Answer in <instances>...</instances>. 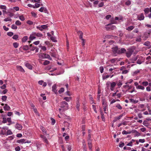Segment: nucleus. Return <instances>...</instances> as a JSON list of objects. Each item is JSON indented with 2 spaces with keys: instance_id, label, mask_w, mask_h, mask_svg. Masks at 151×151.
Masks as SVG:
<instances>
[{
  "instance_id": "obj_1",
  "label": "nucleus",
  "mask_w": 151,
  "mask_h": 151,
  "mask_svg": "<svg viewBox=\"0 0 151 151\" xmlns=\"http://www.w3.org/2000/svg\"><path fill=\"white\" fill-rule=\"evenodd\" d=\"M112 51L114 54H120L126 52V50L124 48L120 49L118 48L117 47H116L112 48Z\"/></svg>"
},
{
  "instance_id": "obj_2",
  "label": "nucleus",
  "mask_w": 151,
  "mask_h": 151,
  "mask_svg": "<svg viewBox=\"0 0 151 151\" xmlns=\"http://www.w3.org/2000/svg\"><path fill=\"white\" fill-rule=\"evenodd\" d=\"M39 57L41 58H47L49 60H52V58L50 57V55L47 54L41 53L39 55Z\"/></svg>"
},
{
  "instance_id": "obj_3",
  "label": "nucleus",
  "mask_w": 151,
  "mask_h": 151,
  "mask_svg": "<svg viewBox=\"0 0 151 151\" xmlns=\"http://www.w3.org/2000/svg\"><path fill=\"white\" fill-rule=\"evenodd\" d=\"M134 85L136 87V88L137 89H139L142 90H144L145 89V88L144 86L139 85L138 83L137 82H135L134 83Z\"/></svg>"
},
{
  "instance_id": "obj_4",
  "label": "nucleus",
  "mask_w": 151,
  "mask_h": 151,
  "mask_svg": "<svg viewBox=\"0 0 151 151\" xmlns=\"http://www.w3.org/2000/svg\"><path fill=\"white\" fill-rule=\"evenodd\" d=\"M60 107L62 108H65L66 109H68V105L67 103L65 101H63L61 103Z\"/></svg>"
},
{
  "instance_id": "obj_5",
  "label": "nucleus",
  "mask_w": 151,
  "mask_h": 151,
  "mask_svg": "<svg viewBox=\"0 0 151 151\" xmlns=\"http://www.w3.org/2000/svg\"><path fill=\"white\" fill-rule=\"evenodd\" d=\"M47 27L48 26L47 24L39 26L36 27L37 29H38L41 31H42L43 29H46Z\"/></svg>"
},
{
  "instance_id": "obj_6",
  "label": "nucleus",
  "mask_w": 151,
  "mask_h": 151,
  "mask_svg": "<svg viewBox=\"0 0 151 151\" xmlns=\"http://www.w3.org/2000/svg\"><path fill=\"white\" fill-rule=\"evenodd\" d=\"M125 114L124 113H123L122 114L120 115L119 116L115 117L114 119L113 120V122H115L117 120L120 119Z\"/></svg>"
},
{
  "instance_id": "obj_7",
  "label": "nucleus",
  "mask_w": 151,
  "mask_h": 151,
  "mask_svg": "<svg viewBox=\"0 0 151 151\" xmlns=\"http://www.w3.org/2000/svg\"><path fill=\"white\" fill-rule=\"evenodd\" d=\"M26 140L24 139H22L17 141V142L18 143H29L30 142L29 141H25Z\"/></svg>"
},
{
  "instance_id": "obj_8",
  "label": "nucleus",
  "mask_w": 151,
  "mask_h": 151,
  "mask_svg": "<svg viewBox=\"0 0 151 151\" xmlns=\"http://www.w3.org/2000/svg\"><path fill=\"white\" fill-rule=\"evenodd\" d=\"M116 83L115 82H112L111 83L110 89L111 91H113L114 89V87L116 86Z\"/></svg>"
},
{
  "instance_id": "obj_9",
  "label": "nucleus",
  "mask_w": 151,
  "mask_h": 151,
  "mask_svg": "<svg viewBox=\"0 0 151 151\" xmlns=\"http://www.w3.org/2000/svg\"><path fill=\"white\" fill-rule=\"evenodd\" d=\"M15 127L19 130H21L22 128V126L21 124L17 123L16 124Z\"/></svg>"
},
{
  "instance_id": "obj_10",
  "label": "nucleus",
  "mask_w": 151,
  "mask_h": 151,
  "mask_svg": "<svg viewBox=\"0 0 151 151\" xmlns=\"http://www.w3.org/2000/svg\"><path fill=\"white\" fill-rule=\"evenodd\" d=\"M107 26H109V27H108V28H106V29L108 30L109 29H111V30H114L116 28V27L114 25H110V24H108L107 25Z\"/></svg>"
},
{
  "instance_id": "obj_11",
  "label": "nucleus",
  "mask_w": 151,
  "mask_h": 151,
  "mask_svg": "<svg viewBox=\"0 0 151 151\" xmlns=\"http://www.w3.org/2000/svg\"><path fill=\"white\" fill-rule=\"evenodd\" d=\"M76 108L77 110L79 111V107L80 106V103L79 102V99H78L76 102Z\"/></svg>"
},
{
  "instance_id": "obj_12",
  "label": "nucleus",
  "mask_w": 151,
  "mask_h": 151,
  "mask_svg": "<svg viewBox=\"0 0 151 151\" xmlns=\"http://www.w3.org/2000/svg\"><path fill=\"white\" fill-rule=\"evenodd\" d=\"M138 19L139 20H143L144 19V16L143 13H141L140 15L138 16Z\"/></svg>"
},
{
  "instance_id": "obj_13",
  "label": "nucleus",
  "mask_w": 151,
  "mask_h": 151,
  "mask_svg": "<svg viewBox=\"0 0 151 151\" xmlns=\"http://www.w3.org/2000/svg\"><path fill=\"white\" fill-rule=\"evenodd\" d=\"M16 67L17 70L19 71L22 73H24L25 72L23 68L21 66L18 65Z\"/></svg>"
},
{
  "instance_id": "obj_14",
  "label": "nucleus",
  "mask_w": 151,
  "mask_h": 151,
  "mask_svg": "<svg viewBox=\"0 0 151 151\" xmlns=\"http://www.w3.org/2000/svg\"><path fill=\"white\" fill-rule=\"evenodd\" d=\"M57 87L56 85L55 84L52 86V91L55 93V94L57 93V90L56 89Z\"/></svg>"
},
{
  "instance_id": "obj_15",
  "label": "nucleus",
  "mask_w": 151,
  "mask_h": 151,
  "mask_svg": "<svg viewBox=\"0 0 151 151\" xmlns=\"http://www.w3.org/2000/svg\"><path fill=\"white\" fill-rule=\"evenodd\" d=\"M4 109L5 111H9L10 109V107L7 104H5V106L4 107Z\"/></svg>"
},
{
  "instance_id": "obj_16",
  "label": "nucleus",
  "mask_w": 151,
  "mask_h": 151,
  "mask_svg": "<svg viewBox=\"0 0 151 151\" xmlns=\"http://www.w3.org/2000/svg\"><path fill=\"white\" fill-rule=\"evenodd\" d=\"M41 137L43 141L47 144H48V142L46 138V137L44 135H42L41 136Z\"/></svg>"
},
{
  "instance_id": "obj_17",
  "label": "nucleus",
  "mask_w": 151,
  "mask_h": 151,
  "mask_svg": "<svg viewBox=\"0 0 151 151\" xmlns=\"http://www.w3.org/2000/svg\"><path fill=\"white\" fill-rule=\"evenodd\" d=\"M25 66L29 69H32V65L29 63H25Z\"/></svg>"
},
{
  "instance_id": "obj_18",
  "label": "nucleus",
  "mask_w": 151,
  "mask_h": 151,
  "mask_svg": "<svg viewBox=\"0 0 151 151\" xmlns=\"http://www.w3.org/2000/svg\"><path fill=\"white\" fill-rule=\"evenodd\" d=\"M77 33L79 36V38L82 39L83 36V32L81 31H78V32Z\"/></svg>"
},
{
  "instance_id": "obj_19",
  "label": "nucleus",
  "mask_w": 151,
  "mask_h": 151,
  "mask_svg": "<svg viewBox=\"0 0 151 151\" xmlns=\"http://www.w3.org/2000/svg\"><path fill=\"white\" fill-rule=\"evenodd\" d=\"M50 54L52 57H53L54 58L56 57V52H50Z\"/></svg>"
},
{
  "instance_id": "obj_20",
  "label": "nucleus",
  "mask_w": 151,
  "mask_h": 151,
  "mask_svg": "<svg viewBox=\"0 0 151 151\" xmlns=\"http://www.w3.org/2000/svg\"><path fill=\"white\" fill-rule=\"evenodd\" d=\"M134 27L133 26H131L128 27L126 28V30L129 31L132 30Z\"/></svg>"
},
{
  "instance_id": "obj_21",
  "label": "nucleus",
  "mask_w": 151,
  "mask_h": 151,
  "mask_svg": "<svg viewBox=\"0 0 151 151\" xmlns=\"http://www.w3.org/2000/svg\"><path fill=\"white\" fill-rule=\"evenodd\" d=\"M142 84L143 85V86H146L148 85L149 83L147 81H143L142 83Z\"/></svg>"
},
{
  "instance_id": "obj_22",
  "label": "nucleus",
  "mask_w": 151,
  "mask_h": 151,
  "mask_svg": "<svg viewBox=\"0 0 151 151\" xmlns=\"http://www.w3.org/2000/svg\"><path fill=\"white\" fill-rule=\"evenodd\" d=\"M132 54V53L130 51H127L126 53V56L128 57H130Z\"/></svg>"
},
{
  "instance_id": "obj_23",
  "label": "nucleus",
  "mask_w": 151,
  "mask_h": 151,
  "mask_svg": "<svg viewBox=\"0 0 151 151\" xmlns=\"http://www.w3.org/2000/svg\"><path fill=\"white\" fill-rule=\"evenodd\" d=\"M129 101L130 102L133 103L134 104L137 103L138 101V100H135L133 99H129Z\"/></svg>"
},
{
  "instance_id": "obj_24",
  "label": "nucleus",
  "mask_w": 151,
  "mask_h": 151,
  "mask_svg": "<svg viewBox=\"0 0 151 151\" xmlns=\"http://www.w3.org/2000/svg\"><path fill=\"white\" fill-rule=\"evenodd\" d=\"M150 33V32L148 33H145V34H144V36L143 37H145V39H144V40H146V39L147 38H148V37L149 36Z\"/></svg>"
},
{
  "instance_id": "obj_25",
  "label": "nucleus",
  "mask_w": 151,
  "mask_h": 151,
  "mask_svg": "<svg viewBox=\"0 0 151 151\" xmlns=\"http://www.w3.org/2000/svg\"><path fill=\"white\" fill-rule=\"evenodd\" d=\"M27 39L28 37L27 36H24L22 38V41L23 42H25L27 40Z\"/></svg>"
},
{
  "instance_id": "obj_26",
  "label": "nucleus",
  "mask_w": 151,
  "mask_h": 151,
  "mask_svg": "<svg viewBox=\"0 0 151 151\" xmlns=\"http://www.w3.org/2000/svg\"><path fill=\"white\" fill-rule=\"evenodd\" d=\"M144 11L145 12V14H147L149 12V9L148 8H146L145 9Z\"/></svg>"
},
{
  "instance_id": "obj_27",
  "label": "nucleus",
  "mask_w": 151,
  "mask_h": 151,
  "mask_svg": "<svg viewBox=\"0 0 151 151\" xmlns=\"http://www.w3.org/2000/svg\"><path fill=\"white\" fill-rule=\"evenodd\" d=\"M29 46L30 47L29 49H30L31 51H34L35 50V49H36V47L32 46V44L30 45Z\"/></svg>"
},
{
  "instance_id": "obj_28",
  "label": "nucleus",
  "mask_w": 151,
  "mask_h": 151,
  "mask_svg": "<svg viewBox=\"0 0 151 151\" xmlns=\"http://www.w3.org/2000/svg\"><path fill=\"white\" fill-rule=\"evenodd\" d=\"M88 145L89 149L91 150L92 147L91 145V142H90V141H88Z\"/></svg>"
},
{
  "instance_id": "obj_29",
  "label": "nucleus",
  "mask_w": 151,
  "mask_h": 151,
  "mask_svg": "<svg viewBox=\"0 0 151 151\" xmlns=\"http://www.w3.org/2000/svg\"><path fill=\"white\" fill-rule=\"evenodd\" d=\"M116 107L118 109L121 110L122 109V107L121 106L120 104H117L116 106Z\"/></svg>"
},
{
  "instance_id": "obj_30",
  "label": "nucleus",
  "mask_w": 151,
  "mask_h": 151,
  "mask_svg": "<svg viewBox=\"0 0 151 151\" xmlns=\"http://www.w3.org/2000/svg\"><path fill=\"white\" fill-rule=\"evenodd\" d=\"M124 87L128 88V90H129L133 87L131 86H129L128 85H126L124 86Z\"/></svg>"
},
{
  "instance_id": "obj_31",
  "label": "nucleus",
  "mask_w": 151,
  "mask_h": 151,
  "mask_svg": "<svg viewBox=\"0 0 151 151\" xmlns=\"http://www.w3.org/2000/svg\"><path fill=\"white\" fill-rule=\"evenodd\" d=\"M29 49V47L27 45H24L23 47V49L24 50H27Z\"/></svg>"
},
{
  "instance_id": "obj_32",
  "label": "nucleus",
  "mask_w": 151,
  "mask_h": 151,
  "mask_svg": "<svg viewBox=\"0 0 151 151\" xmlns=\"http://www.w3.org/2000/svg\"><path fill=\"white\" fill-rule=\"evenodd\" d=\"M35 38H36V37L35 36H33V35H30V37H29V39L30 40H32L33 39H35Z\"/></svg>"
},
{
  "instance_id": "obj_33",
  "label": "nucleus",
  "mask_w": 151,
  "mask_h": 151,
  "mask_svg": "<svg viewBox=\"0 0 151 151\" xmlns=\"http://www.w3.org/2000/svg\"><path fill=\"white\" fill-rule=\"evenodd\" d=\"M71 99L70 97H66L64 98V99L65 100L67 101L68 102L70 101V99Z\"/></svg>"
},
{
  "instance_id": "obj_34",
  "label": "nucleus",
  "mask_w": 151,
  "mask_h": 151,
  "mask_svg": "<svg viewBox=\"0 0 151 151\" xmlns=\"http://www.w3.org/2000/svg\"><path fill=\"white\" fill-rule=\"evenodd\" d=\"M91 134H89H89H88V142L90 141V142H91Z\"/></svg>"
},
{
  "instance_id": "obj_35",
  "label": "nucleus",
  "mask_w": 151,
  "mask_h": 151,
  "mask_svg": "<svg viewBox=\"0 0 151 151\" xmlns=\"http://www.w3.org/2000/svg\"><path fill=\"white\" fill-rule=\"evenodd\" d=\"M144 45L146 46H149L150 45V42L149 41H146L144 42Z\"/></svg>"
},
{
  "instance_id": "obj_36",
  "label": "nucleus",
  "mask_w": 151,
  "mask_h": 151,
  "mask_svg": "<svg viewBox=\"0 0 151 151\" xmlns=\"http://www.w3.org/2000/svg\"><path fill=\"white\" fill-rule=\"evenodd\" d=\"M64 88H60V89L58 91V92L60 94L61 93L63 92L64 91Z\"/></svg>"
},
{
  "instance_id": "obj_37",
  "label": "nucleus",
  "mask_w": 151,
  "mask_h": 151,
  "mask_svg": "<svg viewBox=\"0 0 151 151\" xmlns=\"http://www.w3.org/2000/svg\"><path fill=\"white\" fill-rule=\"evenodd\" d=\"M14 47L16 48L18 47L19 46V44L17 42H14L13 43Z\"/></svg>"
},
{
  "instance_id": "obj_38",
  "label": "nucleus",
  "mask_w": 151,
  "mask_h": 151,
  "mask_svg": "<svg viewBox=\"0 0 151 151\" xmlns=\"http://www.w3.org/2000/svg\"><path fill=\"white\" fill-rule=\"evenodd\" d=\"M50 39L53 42H57V40H56L55 38L54 37H51Z\"/></svg>"
},
{
  "instance_id": "obj_39",
  "label": "nucleus",
  "mask_w": 151,
  "mask_h": 151,
  "mask_svg": "<svg viewBox=\"0 0 151 151\" xmlns=\"http://www.w3.org/2000/svg\"><path fill=\"white\" fill-rule=\"evenodd\" d=\"M15 24L17 25H20L22 23L19 20H17L15 22Z\"/></svg>"
},
{
  "instance_id": "obj_40",
  "label": "nucleus",
  "mask_w": 151,
  "mask_h": 151,
  "mask_svg": "<svg viewBox=\"0 0 151 151\" xmlns=\"http://www.w3.org/2000/svg\"><path fill=\"white\" fill-rule=\"evenodd\" d=\"M19 19L22 21H24L25 19L24 18L23 15L19 16Z\"/></svg>"
},
{
  "instance_id": "obj_41",
  "label": "nucleus",
  "mask_w": 151,
  "mask_h": 151,
  "mask_svg": "<svg viewBox=\"0 0 151 151\" xmlns=\"http://www.w3.org/2000/svg\"><path fill=\"white\" fill-rule=\"evenodd\" d=\"M7 97L6 96H2L1 99L3 101H5L6 100Z\"/></svg>"
},
{
  "instance_id": "obj_42",
  "label": "nucleus",
  "mask_w": 151,
  "mask_h": 151,
  "mask_svg": "<svg viewBox=\"0 0 151 151\" xmlns=\"http://www.w3.org/2000/svg\"><path fill=\"white\" fill-rule=\"evenodd\" d=\"M6 134L7 135H11L12 134V132L11 130H7Z\"/></svg>"
},
{
  "instance_id": "obj_43",
  "label": "nucleus",
  "mask_w": 151,
  "mask_h": 151,
  "mask_svg": "<svg viewBox=\"0 0 151 151\" xmlns=\"http://www.w3.org/2000/svg\"><path fill=\"white\" fill-rule=\"evenodd\" d=\"M12 21V19L9 17H7V18L4 19V21L5 22L11 21Z\"/></svg>"
},
{
  "instance_id": "obj_44",
  "label": "nucleus",
  "mask_w": 151,
  "mask_h": 151,
  "mask_svg": "<svg viewBox=\"0 0 151 151\" xmlns=\"http://www.w3.org/2000/svg\"><path fill=\"white\" fill-rule=\"evenodd\" d=\"M101 118L103 121H105L104 116V114L103 112H101Z\"/></svg>"
},
{
  "instance_id": "obj_45",
  "label": "nucleus",
  "mask_w": 151,
  "mask_h": 151,
  "mask_svg": "<svg viewBox=\"0 0 151 151\" xmlns=\"http://www.w3.org/2000/svg\"><path fill=\"white\" fill-rule=\"evenodd\" d=\"M122 133L123 134H128L130 133L131 132H127L125 130H123L122 131Z\"/></svg>"
},
{
  "instance_id": "obj_46",
  "label": "nucleus",
  "mask_w": 151,
  "mask_h": 151,
  "mask_svg": "<svg viewBox=\"0 0 151 151\" xmlns=\"http://www.w3.org/2000/svg\"><path fill=\"white\" fill-rule=\"evenodd\" d=\"M107 106V105H105L104 106H103L104 111L105 113H106V111Z\"/></svg>"
},
{
  "instance_id": "obj_47",
  "label": "nucleus",
  "mask_w": 151,
  "mask_h": 151,
  "mask_svg": "<svg viewBox=\"0 0 151 151\" xmlns=\"http://www.w3.org/2000/svg\"><path fill=\"white\" fill-rule=\"evenodd\" d=\"M11 28L13 29H17V26H16L15 24H12V25Z\"/></svg>"
},
{
  "instance_id": "obj_48",
  "label": "nucleus",
  "mask_w": 151,
  "mask_h": 151,
  "mask_svg": "<svg viewBox=\"0 0 151 151\" xmlns=\"http://www.w3.org/2000/svg\"><path fill=\"white\" fill-rule=\"evenodd\" d=\"M109 75H107L106 76H102L103 79V80H105L106 79L109 78Z\"/></svg>"
},
{
  "instance_id": "obj_49",
  "label": "nucleus",
  "mask_w": 151,
  "mask_h": 151,
  "mask_svg": "<svg viewBox=\"0 0 151 151\" xmlns=\"http://www.w3.org/2000/svg\"><path fill=\"white\" fill-rule=\"evenodd\" d=\"M50 62L49 61L47 60H46L43 63V65H46L50 63Z\"/></svg>"
},
{
  "instance_id": "obj_50",
  "label": "nucleus",
  "mask_w": 151,
  "mask_h": 151,
  "mask_svg": "<svg viewBox=\"0 0 151 151\" xmlns=\"http://www.w3.org/2000/svg\"><path fill=\"white\" fill-rule=\"evenodd\" d=\"M92 107H93V110L96 113L97 112V110H96V106L94 105H92Z\"/></svg>"
},
{
  "instance_id": "obj_51",
  "label": "nucleus",
  "mask_w": 151,
  "mask_h": 151,
  "mask_svg": "<svg viewBox=\"0 0 151 151\" xmlns=\"http://www.w3.org/2000/svg\"><path fill=\"white\" fill-rule=\"evenodd\" d=\"M124 145V144L122 142H120L119 146L120 147H122Z\"/></svg>"
},
{
  "instance_id": "obj_52",
  "label": "nucleus",
  "mask_w": 151,
  "mask_h": 151,
  "mask_svg": "<svg viewBox=\"0 0 151 151\" xmlns=\"http://www.w3.org/2000/svg\"><path fill=\"white\" fill-rule=\"evenodd\" d=\"M102 102L103 106H104L105 105H107L106 103V101L105 99H102Z\"/></svg>"
},
{
  "instance_id": "obj_53",
  "label": "nucleus",
  "mask_w": 151,
  "mask_h": 151,
  "mask_svg": "<svg viewBox=\"0 0 151 151\" xmlns=\"http://www.w3.org/2000/svg\"><path fill=\"white\" fill-rule=\"evenodd\" d=\"M67 146H68L67 148L68 150V151H70L72 149L71 146L70 145H69Z\"/></svg>"
},
{
  "instance_id": "obj_54",
  "label": "nucleus",
  "mask_w": 151,
  "mask_h": 151,
  "mask_svg": "<svg viewBox=\"0 0 151 151\" xmlns=\"http://www.w3.org/2000/svg\"><path fill=\"white\" fill-rule=\"evenodd\" d=\"M51 119L52 121L51 124L52 125H54L55 123V120L53 118H51Z\"/></svg>"
},
{
  "instance_id": "obj_55",
  "label": "nucleus",
  "mask_w": 151,
  "mask_h": 151,
  "mask_svg": "<svg viewBox=\"0 0 151 151\" xmlns=\"http://www.w3.org/2000/svg\"><path fill=\"white\" fill-rule=\"evenodd\" d=\"M18 37V36L17 35H15L13 36L12 38L14 39L17 40Z\"/></svg>"
},
{
  "instance_id": "obj_56",
  "label": "nucleus",
  "mask_w": 151,
  "mask_h": 151,
  "mask_svg": "<svg viewBox=\"0 0 151 151\" xmlns=\"http://www.w3.org/2000/svg\"><path fill=\"white\" fill-rule=\"evenodd\" d=\"M7 35L11 37L12 35H14V33L13 32H8L7 34Z\"/></svg>"
},
{
  "instance_id": "obj_57",
  "label": "nucleus",
  "mask_w": 151,
  "mask_h": 151,
  "mask_svg": "<svg viewBox=\"0 0 151 151\" xmlns=\"http://www.w3.org/2000/svg\"><path fill=\"white\" fill-rule=\"evenodd\" d=\"M0 7L1 9H6V6L4 5H1Z\"/></svg>"
},
{
  "instance_id": "obj_58",
  "label": "nucleus",
  "mask_w": 151,
  "mask_h": 151,
  "mask_svg": "<svg viewBox=\"0 0 151 151\" xmlns=\"http://www.w3.org/2000/svg\"><path fill=\"white\" fill-rule=\"evenodd\" d=\"M80 39L82 41V46H84L85 45V40L83 39L82 38V39Z\"/></svg>"
},
{
  "instance_id": "obj_59",
  "label": "nucleus",
  "mask_w": 151,
  "mask_h": 151,
  "mask_svg": "<svg viewBox=\"0 0 151 151\" xmlns=\"http://www.w3.org/2000/svg\"><path fill=\"white\" fill-rule=\"evenodd\" d=\"M146 90L147 91H151V87L150 86H147L146 88Z\"/></svg>"
},
{
  "instance_id": "obj_60",
  "label": "nucleus",
  "mask_w": 151,
  "mask_h": 151,
  "mask_svg": "<svg viewBox=\"0 0 151 151\" xmlns=\"http://www.w3.org/2000/svg\"><path fill=\"white\" fill-rule=\"evenodd\" d=\"M27 23L29 25H32L33 24V22L31 21L28 20L27 21Z\"/></svg>"
},
{
  "instance_id": "obj_61",
  "label": "nucleus",
  "mask_w": 151,
  "mask_h": 151,
  "mask_svg": "<svg viewBox=\"0 0 151 151\" xmlns=\"http://www.w3.org/2000/svg\"><path fill=\"white\" fill-rule=\"evenodd\" d=\"M45 9L44 7H41L39 10V11L41 12H43V10H45Z\"/></svg>"
},
{
  "instance_id": "obj_62",
  "label": "nucleus",
  "mask_w": 151,
  "mask_h": 151,
  "mask_svg": "<svg viewBox=\"0 0 151 151\" xmlns=\"http://www.w3.org/2000/svg\"><path fill=\"white\" fill-rule=\"evenodd\" d=\"M122 93H119L117 94L116 96H117V98H120L121 96Z\"/></svg>"
},
{
  "instance_id": "obj_63",
  "label": "nucleus",
  "mask_w": 151,
  "mask_h": 151,
  "mask_svg": "<svg viewBox=\"0 0 151 151\" xmlns=\"http://www.w3.org/2000/svg\"><path fill=\"white\" fill-rule=\"evenodd\" d=\"M104 3L103 2H101L99 4V7H102L104 6Z\"/></svg>"
},
{
  "instance_id": "obj_64",
  "label": "nucleus",
  "mask_w": 151,
  "mask_h": 151,
  "mask_svg": "<svg viewBox=\"0 0 151 151\" xmlns=\"http://www.w3.org/2000/svg\"><path fill=\"white\" fill-rule=\"evenodd\" d=\"M61 148L63 151H66L65 148L64 147V145H61Z\"/></svg>"
}]
</instances>
